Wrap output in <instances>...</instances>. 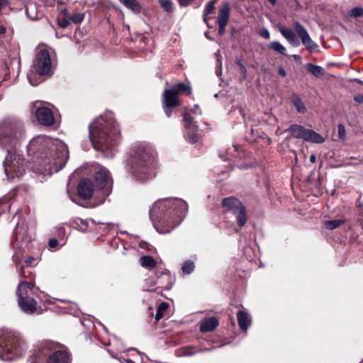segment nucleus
<instances>
[{"instance_id": "f257e3e1", "label": "nucleus", "mask_w": 363, "mask_h": 363, "mask_svg": "<svg viewBox=\"0 0 363 363\" xmlns=\"http://www.w3.org/2000/svg\"><path fill=\"white\" fill-rule=\"evenodd\" d=\"M29 155L35 157L33 166L35 173L50 176L62 169L69 158L67 145L60 140L46 135L33 138L27 146Z\"/></svg>"}, {"instance_id": "f03ea898", "label": "nucleus", "mask_w": 363, "mask_h": 363, "mask_svg": "<svg viewBox=\"0 0 363 363\" xmlns=\"http://www.w3.org/2000/svg\"><path fill=\"white\" fill-rule=\"evenodd\" d=\"M187 203L179 198L157 200L149 214L154 228L161 234L170 233L179 225L188 211Z\"/></svg>"}, {"instance_id": "7ed1b4c3", "label": "nucleus", "mask_w": 363, "mask_h": 363, "mask_svg": "<svg viewBox=\"0 0 363 363\" xmlns=\"http://www.w3.org/2000/svg\"><path fill=\"white\" fill-rule=\"evenodd\" d=\"M89 138L93 147L106 157H113L121 142V133L113 113L105 112L89 125Z\"/></svg>"}, {"instance_id": "20e7f679", "label": "nucleus", "mask_w": 363, "mask_h": 363, "mask_svg": "<svg viewBox=\"0 0 363 363\" xmlns=\"http://www.w3.org/2000/svg\"><path fill=\"white\" fill-rule=\"evenodd\" d=\"M131 172L136 180L145 182L155 176V152L147 144H140L134 149Z\"/></svg>"}, {"instance_id": "39448f33", "label": "nucleus", "mask_w": 363, "mask_h": 363, "mask_svg": "<svg viewBox=\"0 0 363 363\" xmlns=\"http://www.w3.org/2000/svg\"><path fill=\"white\" fill-rule=\"evenodd\" d=\"M28 348L24 337L18 331L0 328V359L11 362L23 357Z\"/></svg>"}, {"instance_id": "423d86ee", "label": "nucleus", "mask_w": 363, "mask_h": 363, "mask_svg": "<svg viewBox=\"0 0 363 363\" xmlns=\"http://www.w3.org/2000/svg\"><path fill=\"white\" fill-rule=\"evenodd\" d=\"M24 135L25 129L21 121L6 118L0 122V147L6 150L8 154L16 150Z\"/></svg>"}, {"instance_id": "0eeeda50", "label": "nucleus", "mask_w": 363, "mask_h": 363, "mask_svg": "<svg viewBox=\"0 0 363 363\" xmlns=\"http://www.w3.org/2000/svg\"><path fill=\"white\" fill-rule=\"evenodd\" d=\"M18 304L21 310L28 315H33L38 311L37 301L33 297V284L27 281L18 284L17 291Z\"/></svg>"}, {"instance_id": "6e6552de", "label": "nucleus", "mask_w": 363, "mask_h": 363, "mask_svg": "<svg viewBox=\"0 0 363 363\" xmlns=\"http://www.w3.org/2000/svg\"><path fill=\"white\" fill-rule=\"evenodd\" d=\"M195 110H192L191 113H184V137L185 140L189 143H195L200 138L199 133L198 121H196L197 116L201 115V111L199 109V105L194 106Z\"/></svg>"}, {"instance_id": "1a4fd4ad", "label": "nucleus", "mask_w": 363, "mask_h": 363, "mask_svg": "<svg viewBox=\"0 0 363 363\" xmlns=\"http://www.w3.org/2000/svg\"><path fill=\"white\" fill-rule=\"evenodd\" d=\"M5 174L8 179H14L22 176L26 169V162L22 155L16 153V150L11 151L10 154L4 161Z\"/></svg>"}, {"instance_id": "9d476101", "label": "nucleus", "mask_w": 363, "mask_h": 363, "mask_svg": "<svg viewBox=\"0 0 363 363\" xmlns=\"http://www.w3.org/2000/svg\"><path fill=\"white\" fill-rule=\"evenodd\" d=\"M95 191L99 193L104 197V199L108 196L112 191L113 179L108 169L99 166L96 168L94 174Z\"/></svg>"}, {"instance_id": "9b49d317", "label": "nucleus", "mask_w": 363, "mask_h": 363, "mask_svg": "<svg viewBox=\"0 0 363 363\" xmlns=\"http://www.w3.org/2000/svg\"><path fill=\"white\" fill-rule=\"evenodd\" d=\"M226 211H231L235 216L236 222L240 227H243L247 222L245 206L238 199L230 196L225 198L222 202Z\"/></svg>"}, {"instance_id": "f8f14e48", "label": "nucleus", "mask_w": 363, "mask_h": 363, "mask_svg": "<svg viewBox=\"0 0 363 363\" xmlns=\"http://www.w3.org/2000/svg\"><path fill=\"white\" fill-rule=\"evenodd\" d=\"M285 132H290L291 136L296 139H302L305 141L313 143H323L325 142V138L315 131L305 128L301 125L292 124Z\"/></svg>"}, {"instance_id": "ddd939ff", "label": "nucleus", "mask_w": 363, "mask_h": 363, "mask_svg": "<svg viewBox=\"0 0 363 363\" xmlns=\"http://www.w3.org/2000/svg\"><path fill=\"white\" fill-rule=\"evenodd\" d=\"M33 70L40 76L48 74L51 68V59L46 49L40 50L35 55L32 66Z\"/></svg>"}, {"instance_id": "4468645a", "label": "nucleus", "mask_w": 363, "mask_h": 363, "mask_svg": "<svg viewBox=\"0 0 363 363\" xmlns=\"http://www.w3.org/2000/svg\"><path fill=\"white\" fill-rule=\"evenodd\" d=\"M180 105L177 94L171 89H166L162 94V107L166 116L169 118L172 109Z\"/></svg>"}, {"instance_id": "2eb2a0df", "label": "nucleus", "mask_w": 363, "mask_h": 363, "mask_svg": "<svg viewBox=\"0 0 363 363\" xmlns=\"http://www.w3.org/2000/svg\"><path fill=\"white\" fill-rule=\"evenodd\" d=\"M35 114L39 123L43 125L51 126L55 123L53 113L48 107H37Z\"/></svg>"}, {"instance_id": "dca6fc26", "label": "nucleus", "mask_w": 363, "mask_h": 363, "mask_svg": "<svg viewBox=\"0 0 363 363\" xmlns=\"http://www.w3.org/2000/svg\"><path fill=\"white\" fill-rule=\"evenodd\" d=\"M55 348L52 342H45L41 344L37 353H33L28 359L30 363H40L43 361L50 352Z\"/></svg>"}, {"instance_id": "f3484780", "label": "nucleus", "mask_w": 363, "mask_h": 363, "mask_svg": "<svg viewBox=\"0 0 363 363\" xmlns=\"http://www.w3.org/2000/svg\"><path fill=\"white\" fill-rule=\"evenodd\" d=\"M294 29L301 40V43L309 50H313L318 47L317 44L313 42L306 30V29L298 22H295L294 24Z\"/></svg>"}, {"instance_id": "a211bd4d", "label": "nucleus", "mask_w": 363, "mask_h": 363, "mask_svg": "<svg viewBox=\"0 0 363 363\" xmlns=\"http://www.w3.org/2000/svg\"><path fill=\"white\" fill-rule=\"evenodd\" d=\"M230 4L228 2H224L219 9V14L218 18V33L223 35L225 31V26L228 24L230 16Z\"/></svg>"}, {"instance_id": "6ab92c4d", "label": "nucleus", "mask_w": 363, "mask_h": 363, "mask_svg": "<svg viewBox=\"0 0 363 363\" xmlns=\"http://www.w3.org/2000/svg\"><path fill=\"white\" fill-rule=\"evenodd\" d=\"M94 186L89 179H82L77 187L79 196L83 199H89L92 196Z\"/></svg>"}, {"instance_id": "aec40b11", "label": "nucleus", "mask_w": 363, "mask_h": 363, "mask_svg": "<svg viewBox=\"0 0 363 363\" xmlns=\"http://www.w3.org/2000/svg\"><path fill=\"white\" fill-rule=\"evenodd\" d=\"M69 353L66 350H56L49 356L48 363H69Z\"/></svg>"}, {"instance_id": "412c9836", "label": "nucleus", "mask_w": 363, "mask_h": 363, "mask_svg": "<svg viewBox=\"0 0 363 363\" xmlns=\"http://www.w3.org/2000/svg\"><path fill=\"white\" fill-rule=\"evenodd\" d=\"M219 324V321L217 318L207 317L203 318L200 322L199 330L201 333H208L214 330Z\"/></svg>"}, {"instance_id": "4be33fe9", "label": "nucleus", "mask_w": 363, "mask_h": 363, "mask_svg": "<svg viewBox=\"0 0 363 363\" xmlns=\"http://www.w3.org/2000/svg\"><path fill=\"white\" fill-rule=\"evenodd\" d=\"M280 33L283 36L294 46L297 47L300 45V42L296 33L290 28H279Z\"/></svg>"}, {"instance_id": "5701e85b", "label": "nucleus", "mask_w": 363, "mask_h": 363, "mask_svg": "<svg viewBox=\"0 0 363 363\" xmlns=\"http://www.w3.org/2000/svg\"><path fill=\"white\" fill-rule=\"evenodd\" d=\"M237 319L238 325L242 330H247L251 325L250 317L245 311H238L237 314Z\"/></svg>"}, {"instance_id": "b1692460", "label": "nucleus", "mask_w": 363, "mask_h": 363, "mask_svg": "<svg viewBox=\"0 0 363 363\" xmlns=\"http://www.w3.org/2000/svg\"><path fill=\"white\" fill-rule=\"evenodd\" d=\"M290 100L291 102L294 106V107L296 108L297 112L303 114L306 112V107L305 106L303 101L298 94H294L291 96Z\"/></svg>"}, {"instance_id": "393cba45", "label": "nucleus", "mask_w": 363, "mask_h": 363, "mask_svg": "<svg viewBox=\"0 0 363 363\" xmlns=\"http://www.w3.org/2000/svg\"><path fill=\"white\" fill-rule=\"evenodd\" d=\"M128 9L133 13L138 14L140 13L141 6L137 0H118Z\"/></svg>"}, {"instance_id": "a878e982", "label": "nucleus", "mask_w": 363, "mask_h": 363, "mask_svg": "<svg viewBox=\"0 0 363 363\" xmlns=\"http://www.w3.org/2000/svg\"><path fill=\"white\" fill-rule=\"evenodd\" d=\"M178 95L179 93H185L186 95L191 94V87L189 84L180 82L172 89Z\"/></svg>"}, {"instance_id": "bb28decb", "label": "nucleus", "mask_w": 363, "mask_h": 363, "mask_svg": "<svg viewBox=\"0 0 363 363\" xmlns=\"http://www.w3.org/2000/svg\"><path fill=\"white\" fill-rule=\"evenodd\" d=\"M308 72H311L314 77H319L324 74V69L319 65H315L312 63H307L306 65Z\"/></svg>"}, {"instance_id": "cd10ccee", "label": "nucleus", "mask_w": 363, "mask_h": 363, "mask_svg": "<svg viewBox=\"0 0 363 363\" xmlns=\"http://www.w3.org/2000/svg\"><path fill=\"white\" fill-rule=\"evenodd\" d=\"M140 263L141 266L145 268H153L156 264L155 260L151 256H143L140 257Z\"/></svg>"}, {"instance_id": "c85d7f7f", "label": "nucleus", "mask_w": 363, "mask_h": 363, "mask_svg": "<svg viewBox=\"0 0 363 363\" xmlns=\"http://www.w3.org/2000/svg\"><path fill=\"white\" fill-rule=\"evenodd\" d=\"M216 0H211L209 1L207 4L206 5L204 10H203V21L207 23L208 18H206V16L211 14L213 13V11L215 9V4H216Z\"/></svg>"}, {"instance_id": "c756f323", "label": "nucleus", "mask_w": 363, "mask_h": 363, "mask_svg": "<svg viewBox=\"0 0 363 363\" xmlns=\"http://www.w3.org/2000/svg\"><path fill=\"white\" fill-rule=\"evenodd\" d=\"M345 222L343 219H337L333 220H327L325 222L324 225L327 229L334 230L339 228L341 225L344 224Z\"/></svg>"}, {"instance_id": "7c9ffc66", "label": "nucleus", "mask_w": 363, "mask_h": 363, "mask_svg": "<svg viewBox=\"0 0 363 363\" xmlns=\"http://www.w3.org/2000/svg\"><path fill=\"white\" fill-rule=\"evenodd\" d=\"M269 48L272 49L273 50L283 55H286V48L284 45H282L278 41H273L269 45Z\"/></svg>"}, {"instance_id": "2f4dec72", "label": "nucleus", "mask_w": 363, "mask_h": 363, "mask_svg": "<svg viewBox=\"0 0 363 363\" xmlns=\"http://www.w3.org/2000/svg\"><path fill=\"white\" fill-rule=\"evenodd\" d=\"M169 304L167 302H162L157 307L155 319L157 320H160L163 317V313L167 309Z\"/></svg>"}, {"instance_id": "473e14b6", "label": "nucleus", "mask_w": 363, "mask_h": 363, "mask_svg": "<svg viewBox=\"0 0 363 363\" xmlns=\"http://www.w3.org/2000/svg\"><path fill=\"white\" fill-rule=\"evenodd\" d=\"M194 269V263L192 261L187 260L182 265V271L184 274H191Z\"/></svg>"}, {"instance_id": "72a5a7b5", "label": "nucleus", "mask_w": 363, "mask_h": 363, "mask_svg": "<svg viewBox=\"0 0 363 363\" xmlns=\"http://www.w3.org/2000/svg\"><path fill=\"white\" fill-rule=\"evenodd\" d=\"M161 7L166 11H172L173 3L171 0H159Z\"/></svg>"}, {"instance_id": "f704fd0d", "label": "nucleus", "mask_w": 363, "mask_h": 363, "mask_svg": "<svg viewBox=\"0 0 363 363\" xmlns=\"http://www.w3.org/2000/svg\"><path fill=\"white\" fill-rule=\"evenodd\" d=\"M350 15L354 17H361L363 16V9L360 6L354 7L350 11Z\"/></svg>"}, {"instance_id": "c9c22d12", "label": "nucleus", "mask_w": 363, "mask_h": 363, "mask_svg": "<svg viewBox=\"0 0 363 363\" xmlns=\"http://www.w3.org/2000/svg\"><path fill=\"white\" fill-rule=\"evenodd\" d=\"M70 19L76 24L80 23L84 20V15L82 13H75L70 17Z\"/></svg>"}, {"instance_id": "e433bc0d", "label": "nucleus", "mask_w": 363, "mask_h": 363, "mask_svg": "<svg viewBox=\"0 0 363 363\" xmlns=\"http://www.w3.org/2000/svg\"><path fill=\"white\" fill-rule=\"evenodd\" d=\"M77 225L79 226L80 230L86 231L88 228V221L82 219H78L77 222Z\"/></svg>"}, {"instance_id": "4c0bfd02", "label": "nucleus", "mask_w": 363, "mask_h": 363, "mask_svg": "<svg viewBox=\"0 0 363 363\" xmlns=\"http://www.w3.org/2000/svg\"><path fill=\"white\" fill-rule=\"evenodd\" d=\"M337 132L339 138L342 140H344L346 136V130L345 126L342 124L338 125Z\"/></svg>"}, {"instance_id": "58836bf2", "label": "nucleus", "mask_w": 363, "mask_h": 363, "mask_svg": "<svg viewBox=\"0 0 363 363\" xmlns=\"http://www.w3.org/2000/svg\"><path fill=\"white\" fill-rule=\"evenodd\" d=\"M34 9V7L33 6H30L29 7H27L26 8V13H27V15L28 16L32 19V20H36L38 19V16H37V13H34L33 15H31V13H30L31 10H33Z\"/></svg>"}, {"instance_id": "ea45409f", "label": "nucleus", "mask_w": 363, "mask_h": 363, "mask_svg": "<svg viewBox=\"0 0 363 363\" xmlns=\"http://www.w3.org/2000/svg\"><path fill=\"white\" fill-rule=\"evenodd\" d=\"M259 35L264 39H269L270 38L269 31L265 28H262L260 30Z\"/></svg>"}, {"instance_id": "a19ab883", "label": "nucleus", "mask_w": 363, "mask_h": 363, "mask_svg": "<svg viewBox=\"0 0 363 363\" xmlns=\"http://www.w3.org/2000/svg\"><path fill=\"white\" fill-rule=\"evenodd\" d=\"M59 26L62 28H66L69 26V25L70 24L69 20L67 19H62L60 21H59Z\"/></svg>"}, {"instance_id": "79ce46f5", "label": "nucleus", "mask_w": 363, "mask_h": 363, "mask_svg": "<svg viewBox=\"0 0 363 363\" xmlns=\"http://www.w3.org/2000/svg\"><path fill=\"white\" fill-rule=\"evenodd\" d=\"M49 246L51 247V248H54V247H56L58 244H59V242L57 239L55 238H52L49 240Z\"/></svg>"}, {"instance_id": "37998d69", "label": "nucleus", "mask_w": 363, "mask_h": 363, "mask_svg": "<svg viewBox=\"0 0 363 363\" xmlns=\"http://www.w3.org/2000/svg\"><path fill=\"white\" fill-rule=\"evenodd\" d=\"M193 0H178L181 6L186 7L191 4Z\"/></svg>"}, {"instance_id": "c03bdc74", "label": "nucleus", "mask_w": 363, "mask_h": 363, "mask_svg": "<svg viewBox=\"0 0 363 363\" xmlns=\"http://www.w3.org/2000/svg\"><path fill=\"white\" fill-rule=\"evenodd\" d=\"M354 100L357 103H363V94H358L354 96Z\"/></svg>"}, {"instance_id": "a18cd8bd", "label": "nucleus", "mask_w": 363, "mask_h": 363, "mask_svg": "<svg viewBox=\"0 0 363 363\" xmlns=\"http://www.w3.org/2000/svg\"><path fill=\"white\" fill-rule=\"evenodd\" d=\"M32 75H33L32 74H29V75L28 76V80H29V82H30V84H31L32 86H36V85H38V84L40 83V82H38V81H35V82H34V81H33Z\"/></svg>"}, {"instance_id": "49530a36", "label": "nucleus", "mask_w": 363, "mask_h": 363, "mask_svg": "<svg viewBox=\"0 0 363 363\" xmlns=\"http://www.w3.org/2000/svg\"><path fill=\"white\" fill-rule=\"evenodd\" d=\"M278 74L281 75V77H285L286 75V72L284 67H279L278 68Z\"/></svg>"}, {"instance_id": "de8ad7c7", "label": "nucleus", "mask_w": 363, "mask_h": 363, "mask_svg": "<svg viewBox=\"0 0 363 363\" xmlns=\"http://www.w3.org/2000/svg\"><path fill=\"white\" fill-rule=\"evenodd\" d=\"M316 161V156L315 154H311L310 156V162L314 163Z\"/></svg>"}, {"instance_id": "09e8293b", "label": "nucleus", "mask_w": 363, "mask_h": 363, "mask_svg": "<svg viewBox=\"0 0 363 363\" xmlns=\"http://www.w3.org/2000/svg\"><path fill=\"white\" fill-rule=\"evenodd\" d=\"M292 57L296 60V61H300L301 60V57L298 55H292Z\"/></svg>"}, {"instance_id": "8fccbe9b", "label": "nucleus", "mask_w": 363, "mask_h": 363, "mask_svg": "<svg viewBox=\"0 0 363 363\" xmlns=\"http://www.w3.org/2000/svg\"><path fill=\"white\" fill-rule=\"evenodd\" d=\"M6 33V28L3 26H0V34H4Z\"/></svg>"}, {"instance_id": "3c124183", "label": "nucleus", "mask_w": 363, "mask_h": 363, "mask_svg": "<svg viewBox=\"0 0 363 363\" xmlns=\"http://www.w3.org/2000/svg\"><path fill=\"white\" fill-rule=\"evenodd\" d=\"M17 271H18V274H19L20 277H23V272L22 270V269L17 268Z\"/></svg>"}, {"instance_id": "603ef678", "label": "nucleus", "mask_w": 363, "mask_h": 363, "mask_svg": "<svg viewBox=\"0 0 363 363\" xmlns=\"http://www.w3.org/2000/svg\"><path fill=\"white\" fill-rule=\"evenodd\" d=\"M268 1L272 5V6H274L277 2V0H268Z\"/></svg>"}, {"instance_id": "864d4df0", "label": "nucleus", "mask_w": 363, "mask_h": 363, "mask_svg": "<svg viewBox=\"0 0 363 363\" xmlns=\"http://www.w3.org/2000/svg\"><path fill=\"white\" fill-rule=\"evenodd\" d=\"M237 64H238L240 67H242V69H245V67H244V65L242 64V62H241L240 61H238V62H237Z\"/></svg>"}, {"instance_id": "5fc2aeb1", "label": "nucleus", "mask_w": 363, "mask_h": 363, "mask_svg": "<svg viewBox=\"0 0 363 363\" xmlns=\"http://www.w3.org/2000/svg\"><path fill=\"white\" fill-rule=\"evenodd\" d=\"M4 4V1H0V11H1V9H2V7H3Z\"/></svg>"}, {"instance_id": "6e6d98bb", "label": "nucleus", "mask_w": 363, "mask_h": 363, "mask_svg": "<svg viewBox=\"0 0 363 363\" xmlns=\"http://www.w3.org/2000/svg\"><path fill=\"white\" fill-rule=\"evenodd\" d=\"M205 35H206V38H208V39H210V40H213V38H211V37H210V35H208L207 33H205Z\"/></svg>"}, {"instance_id": "4d7b16f0", "label": "nucleus", "mask_w": 363, "mask_h": 363, "mask_svg": "<svg viewBox=\"0 0 363 363\" xmlns=\"http://www.w3.org/2000/svg\"><path fill=\"white\" fill-rule=\"evenodd\" d=\"M125 361L126 363H133V362L130 359H125Z\"/></svg>"}, {"instance_id": "13d9d810", "label": "nucleus", "mask_w": 363, "mask_h": 363, "mask_svg": "<svg viewBox=\"0 0 363 363\" xmlns=\"http://www.w3.org/2000/svg\"><path fill=\"white\" fill-rule=\"evenodd\" d=\"M144 290L147 291H153V289H145Z\"/></svg>"}, {"instance_id": "bf43d9fd", "label": "nucleus", "mask_w": 363, "mask_h": 363, "mask_svg": "<svg viewBox=\"0 0 363 363\" xmlns=\"http://www.w3.org/2000/svg\"><path fill=\"white\" fill-rule=\"evenodd\" d=\"M31 260H33V258H30V259H29V261L28 262L30 263Z\"/></svg>"}, {"instance_id": "052dcab7", "label": "nucleus", "mask_w": 363, "mask_h": 363, "mask_svg": "<svg viewBox=\"0 0 363 363\" xmlns=\"http://www.w3.org/2000/svg\"><path fill=\"white\" fill-rule=\"evenodd\" d=\"M31 260H33V258H30V259H29V261L28 262L30 263Z\"/></svg>"}, {"instance_id": "680f3d73", "label": "nucleus", "mask_w": 363, "mask_h": 363, "mask_svg": "<svg viewBox=\"0 0 363 363\" xmlns=\"http://www.w3.org/2000/svg\"><path fill=\"white\" fill-rule=\"evenodd\" d=\"M31 260H33V258H30V259H29V261L28 262L30 263Z\"/></svg>"}, {"instance_id": "e2e57ef3", "label": "nucleus", "mask_w": 363, "mask_h": 363, "mask_svg": "<svg viewBox=\"0 0 363 363\" xmlns=\"http://www.w3.org/2000/svg\"><path fill=\"white\" fill-rule=\"evenodd\" d=\"M223 160H230V159H229L228 157H226V158H224V157H223Z\"/></svg>"}, {"instance_id": "0e129e2a", "label": "nucleus", "mask_w": 363, "mask_h": 363, "mask_svg": "<svg viewBox=\"0 0 363 363\" xmlns=\"http://www.w3.org/2000/svg\"><path fill=\"white\" fill-rule=\"evenodd\" d=\"M358 82L360 83V84L362 83V82L361 80H358Z\"/></svg>"}, {"instance_id": "69168bd1", "label": "nucleus", "mask_w": 363, "mask_h": 363, "mask_svg": "<svg viewBox=\"0 0 363 363\" xmlns=\"http://www.w3.org/2000/svg\"><path fill=\"white\" fill-rule=\"evenodd\" d=\"M155 285V283H151V286Z\"/></svg>"}, {"instance_id": "338daca9", "label": "nucleus", "mask_w": 363, "mask_h": 363, "mask_svg": "<svg viewBox=\"0 0 363 363\" xmlns=\"http://www.w3.org/2000/svg\"><path fill=\"white\" fill-rule=\"evenodd\" d=\"M116 9L118 11H120L121 12V9H118V8H116Z\"/></svg>"}]
</instances>
